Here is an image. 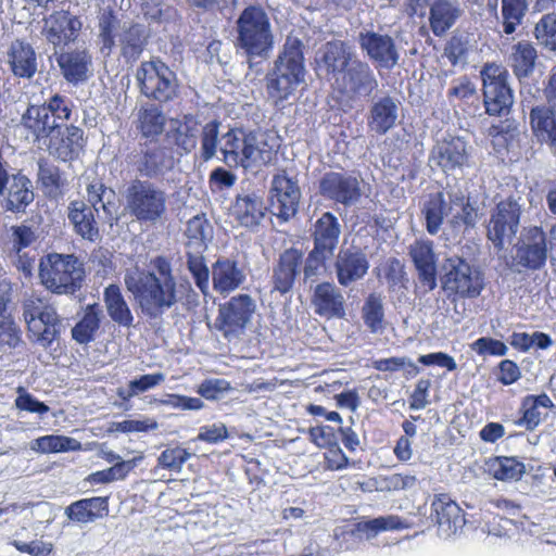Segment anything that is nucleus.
<instances>
[{
	"mask_svg": "<svg viewBox=\"0 0 556 556\" xmlns=\"http://www.w3.org/2000/svg\"><path fill=\"white\" fill-rule=\"evenodd\" d=\"M124 282L141 314L149 319H161L165 312L175 307L179 301L172 265L163 256L152 261L150 270H127Z\"/></svg>",
	"mask_w": 556,
	"mask_h": 556,
	"instance_id": "1",
	"label": "nucleus"
},
{
	"mask_svg": "<svg viewBox=\"0 0 556 556\" xmlns=\"http://www.w3.org/2000/svg\"><path fill=\"white\" fill-rule=\"evenodd\" d=\"M303 42L289 35L266 75L267 92L276 102L288 100L305 83Z\"/></svg>",
	"mask_w": 556,
	"mask_h": 556,
	"instance_id": "2",
	"label": "nucleus"
},
{
	"mask_svg": "<svg viewBox=\"0 0 556 556\" xmlns=\"http://www.w3.org/2000/svg\"><path fill=\"white\" fill-rule=\"evenodd\" d=\"M222 123L210 121L201 126L200 160L207 162L222 154L223 162L229 167L248 168V130L241 127H231L220 132Z\"/></svg>",
	"mask_w": 556,
	"mask_h": 556,
	"instance_id": "3",
	"label": "nucleus"
},
{
	"mask_svg": "<svg viewBox=\"0 0 556 556\" xmlns=\"http://www.w3.org/2000/svg\"><path fill=\"white\" fill-rule=\"evenodd\" d=\"M235 47L253 68L255 59L266 60L274 49V35L267 13L258 5L247 7L236 22Z\"/></svg>",
	"mask_w": 556,
	"mask_h": 556,
	"instance_id": "4",
	"label": "nucleus"
},
{
	"mask_svg": "<svg viewBox=\"0 0 556 556\" xmlns=\"http://www.w3.org/2000/svg\"><path fill=\"white\" fill-rule=\"evenodd\" d=\"M87 200L91 206L84 201H72L67 207V217L78 236L96 242L100 239V231L93 211L102 210L108 218L114 219L117 213L116 192L103 182L94 180L87 186Z\"/></svg>",
	"mask_w": 556,
	"mask_h": 556,
	"instance_id": "5",
	"label": "nucleus"
},
{
	"mask_svg": "<svg viewBox=\"0 0 556 556\" xmlns=\"http://www.w3.org/2000/svg\"><path fill=\"white\" fill-rule=\"evenodd\" d=\"M84 278V265L74 254L51 253L40 260V282L54 294L76 293L81 288Z\"/></svg>",
	"mask_w": 556,
	"mask_h": 556,
	"instance_id": "6",
	"label": "nucleus"
},
{
	"mask_svg": "<svg viewBox=\"0 0 556 556\" xmlns=\"http://www.w3.org/2000/svg\"><path fill=\"white\" fill-rule=\"evenodd\" d=\"M124 210L140 223L156 224L167 212V194L165 190L149 179H132L124 192Z\"/></svg>",
	"mask_w": 556,
	"mask_h": 556,
	"instance_id": "7",
	"label": "nucleus"
},
{
	"mask_svg": "<svg viewBox=\"0 0 556 556\" xmlns=\"http://www.w3.org/2000/svg\"><path fill=\"white\" fill-rule=\"evenodd\" d=\"M441 287L452 302L477 299L484 289V275L465 258L453 255L442 265Z\"/></svg>",
	"mask_w": 556,
	"mask_h": 556,
	"instance_id": "8",
	"label": "nucleus"
},
{
	"mask_svg": "<svg viewBox=\"0 0 556 556\" xmlns=\"http://www.w3.org/2000/svg\"><path fill=\"white\" fill-rule=\"evenodd\" d=\"M22 308L29 337L40 346L49 348L62 328L55 307L47 298L31 294L24 299Z\"/></svg>",
	"mask_w": 556,
	"mask_h": 556,
	"instance_id": "9",
	"label": "nucleus"
},
{
	"mask_svg": "<svg viewBox=\"0 0 556 556\" xmlns=\"http://www.w3.org/2000/svg\"><path fill=\"white\" fill-rule=\"evenodd\" d=\"M140 92L156 102L167 103L178 96L176 74L159 59L144 61L136 72Z\"/></svg>",
	"mask_w": 556,
	"mask_h": 556,
	"instance_id": "10",
	"label": "nucleus"
},
{
	"mask_svg": "<svg viewBox=\"0 0 556 556\" xmlns=\"http://www.w3.org/2000/svg\"><path fill=\"white\" fill-rule=\"evenodd\" d=\"M256 312V302L250 294H237L218 307L216 329L228 342L238 343L247 334Z\"/></svg>",
	"mask_w": 556,
	"mask_h": 556,
	"instance_id": "11",
	"label": "nucleus"
},
{
	"mask_svg": "<svg viewBox=\"0 0 556 556\" xmlns=\"http://www.w3.org/2000/svg\"><path fill=\"white\" fill-rule=\"evenodd\" d=\"M482 93L485 113L506 116L514 103V92L508 84V73L494 63L485 64L481 72Z\"/></svg>",
	"mask_w": 556,
	"mask_h": 556,
	"instance_id": "12",
	"label": "nucleus"
},
{
	"mask_svg": "<svg viewBox=\"0 0 556 556\" xmlns=\"http://www.w3.org/2000/svg\"><path fill=\"white\" fill-rule=\"evenodd\" d=\"M521 198L509 197L498 202L491 213L488 224V238L493 242L494 247L502 249L505 243H510L516 236L523 203Z\"/></svg>",
	"mask_w": 556,
	"mask_h": 556,
	"instance_id": "13",
	"label": "nucleus"
},
{
	"mask_svg": "<svg viewBox=\"0 0 556 556\" xmlns=\"http://www.w3.org/2000/svg\"><path fill=\"white\" fill-rule=\"evenodd\" d=\"M336 85L343 96L357 101L370 98L379 83L369 64L357 58L341 77L336 78Z\"/></svg>",
	"mask_w": 556,
	"mask_h": 556,
	"instance_id": "14",
	"label": "nucleus"
},
{
	"mask_svg": "<svg viewBox=\"0 0 556 556\" xmlns=\"http://www.w3.org/2000/svg\"><path fill=\"white\" fill-rule=\"evenodd\" d=\"M357 42L377 67L392 70L399 64L400 48L390 35L364 28L358 33Z\"/></svg>",
	"mask_w": 556,
	"mask_h": 556,
	"instance_id": "15",
	"label": "nucleus"
},
{
	"mask_svg": "<svg viewBox=\"0 0 556 556\" xmlns=\"http://www.w3.org/2000/svg\"><path fill=\"white\" fill-rule=\"evenodd\" d=\"M547 257L545 233L540 227L533 226L526 228L521 236L520 244L516 249V255L513 261L514 270L520 273L517 266L528 269L541 268Z\"/></svg>",
	"mask_w": 556,
	"mask_h": 556,
	"instance_id": "16",
	"label": "nucleus"
},
{
	"mask_svg": "<svg viewBox=\"0 0 556 556\" xmlns=\"http://www.w3.org/2000/svg\"><path fill=\"white\" fill-rule=\"evenodd\" d=\"M301 191L298 182L285 173L274 176L270 187V206L274 215L289 220L299 210Z\"/></svg>",
	"mask_w": 556,
	"mask_h": 556,
	"instance_id": "17",
	"label": "nucleus"
},
{
	"mask_svg": "<svg viewBox=\"0 0 556 556\" xmlns=\"http://www.w3.org/2000/svg\"><path fill=\"white\" fill-rule=\"evenodd\" d=\"M320 194L331 201L351 206L361 198L357 177L342 172H328L319 180Z\"/></svg>",
	"mask_w": 556,
	"mask_h": 556,
	"instance_id": "18",
	"label": "nucleus"
},
{
	"mask_svg": "<svg viewBox=\"0 0 556 556\" xmlns=\"http://www.w3.org/2000/svg\"><path fill=\"white\" fill-rule=\"evenodd\" d=\"M469 159L466 141L460 137H448L438 141L432 148L429 163L444 173L462 169Z\"/></svg>",
	"mask_w": 556,
	"mask_h": 556,
	"instance_id": "19",
	"label": "nucleus"
},
{
	"mask_svg": "<svg viewBox=\"0 0 556 556\" xmlns=\"http://www.w3.org/2000/svg\"><path fill=\"white\" fill-rule=\"evenodd\" d=\"M409 256L417 270L418 288L424 292L437 288V255L433 242L430 240H417L409 247Z\"/></svg>",
	"mask_w": 556,
	"mask_h": 556,
	"instance_id": "20",
	"label": "nucleus"
},
{
	"mask_svg": "<svg viewBox=\"0 0 556 556\" xmlns=\"http://www.w3.org/2000/svg\"><path fill=\"white\" fill-rule=\"evenodd\" d=\"M81 26L80 20L68 11H56L45 18L43 34L55 48H63L76 40Z\"/></svg>",
	"mask_w": 556,
	"mask_h": 556,
	"instance_id": "21",
	"label": "nucleus"
},
{
	"mask_svg": "<svg viewBox=\"0 0 556 556\" xmlns=\"http://www.w3.org/2000/svg\"><path fill=\"white\" fill-rule=\"evenodd\" d=\"M48 139L50 154L63 162L77 159L85 142L84 130L74 125L59 127Z\"/></svg>",
	"mask_w": 556,
	"mask_h": 556,
	"instance_id": "22",
	"label": "nucleus"
},
{
	"mask_svg": "<svg viewBox=\"0 0 556 556\" xmlns=\"http://www.w3.org/2000/svg\"><path fill=\"white\" fill-rule=\"evenodd\" d=\"M1 207L11 213H24L35 199L33 182L23 174H13L0 193Z\"/></svg>",
	"mask_w": 556,
	"mask_h": 556,
	"instance_id": "23",
	"label": "nucleus"
},
{
	"mask_svg": "<svg viewBox=\"0 0 556 556\" xmlns=\"http://www.w3.org/2000/svg\"><path fill=\"white\" fill-rule=\"evenodd\" d=\"M369 263L366 255L358 249L340 250L334 262L337 279L340 286L349 287L361 280L368 271Z\"/></svg>",
	"mask_w": 556,
	"mask_h": 556,
	"instance_id": "24",
	"label": "nucleus"
},
{
	"mask_svg": "<svg viewBox=\"0 0 556 556\" xmlns=\"http://www.w3.org/2000/svg\"><path fill=\"white\" fill-rule=\"evenodd\" d=\"M400 108L401 102L391 96L374 99L367 114L369 130L377 135L387 134L396 125Z\"/></svg>",
	"mask_w": 556,
	"mask_h": 556,
	"instance_id": "25",
	"label": "nucleus"
},
{
	"mask_svg": "<svg viewBox=\"0 0 556 556\" xmlns=\"http://www.w3.org/2000/svg\"><path fill=\"white\" fill-rule=\"evenodd\" d=\"M431 507L441 536L450 538L464 527L465 517L462 508L446 494L435 495Z\"/></svg>",
	"mask_w": 556,
	"mask_h": 556,
	"instance_id": "26",
	"label": "nucleus"
},
{
	"mask_svg": "<svg viewBox=\"0 0 556 556\" xmlns=\"http://www.w3.org/2000/svg\"><path fill=\"white\" fill-rule=\"evenodd\" d=\"M213 289L220 295H228L237 290L247 279L244 268L227 257L218 258L211 269Z\"/></svg>",
	"mask_w": 556,
	"mask_h": 556,
	"instance_id": "27",
	"label": "nucleus"
},
{
	"mask_svg": "<svg viewBox=\"0 0 556 556\" xmlns=\"http://www.w3.org/2000/svg\"><path fill=\"white\" fill-rule=\"evenodd\" d=\"M137 172L146 178L152 179L163 175L173 167V159L164 147L157 143L141 144V150L135 155Z\"/></svg>",
	"mask_w": 556,
	"mask_h": 556,
	"instance_id": "28",
	"label": "nucleus"
},
{
	"mask_svg": "<svg viewBox=\"0 0 556 556\" xmlns=\"http://www.w3.org/2000/svg\"><path fill=\"white\" fill-rule=\"evenodd\" d=\"M303 262V253L298 249L283 251L276 265L273 267L271 283L273 291L286 294L291 291L295 278L300 273Z\"/></svg>",
	"mask_w": 556,
	"mask_h": 556,
	"instance_id": "29",
	"label": "nucleus"
},
{
	"mask_svg": "<svg viewBox=\"0 0 556 556\" xmlns=\"http://www.w3.org/2000/svg\"><path fill=\"white\" fill-rule=\"evenodd\" d=\"M315 313L326 318H343L345 300L339 288L332 282H321L315 287L312 298Z\"/></svg>",
	"mask_w": 556,
	"mask_h": 556,
	"instance_id": "30",
	"label": "nucleus"
},
{
	"mask_svg": "<svg viewBox=\"0 0 556 556\" xmlns=\"http://www.w3.org/2000/svg\"><path fill=\"white\" fill-rule=\"evenodd\" d=\"M313 249L334 255L341 235V225L330 212L323 213L311 228Z\"/></svg>",
	"mask_w": 556,
	"mask_h": 556,
	"instance_id": "31",
	"label": "nucleus"
},
{
	"mask_svg": "<svg viewBox=\"0 0 556 556\" xmlns=\"http://www.w3.org/2000/svg\"><path fill=\"white\" fill-rule=\"evenodd\" d=\"M267 206L263 197L255 191L238 194L232 206V215L241 226L253 228L261 224Z\"/></svg>",
	"mask_w": 556,
	"mask_h": 556,
	"instance_id": "32",
	"label": "nucleus"
},
{
	"mask_svg": "<svg viewBox=\"0 0 556 556\" xmlns=\"http://www.w3.org/2000/svg\"><path fill=\"white\" fill-rule=\"evenodd\" d=\"M277 137L264 130H248V168L266 165L275 157Z\"/></svg>",
	"mask_w": 556,
	"mask_h": 556,
	"instance_id": "33",
	"label": "nucleus"
},
{
	"mask_svg": "<svg viewBox=\"0 0 556 556\" xmlns=\"http://www.w3.org/2000/svg\"><path fill=\"white\" fill-rule=\"evenodd\" d=\"M320 62L333 78L341 77L349 66L357 59L352 48L343 41L327 42L320 50Z\"/></svg>",
	"mask_w": 556,
	"mask_h": 556,
	"instance_id": "34",
	"label": "nucleus"
},
{
	"mask_svg": "<svg viewBox=\"0 0 556 556\" xmlns=\"http://www.w3.org/2000/svg\"><path fill=\"white\" fill-rule=\"evenodd\" d=\"M8 63L15 76L31 78L37 72V55L34 48L23 41L14 40L8 51Z\"/></svg>",
	"mask_w": 556,
	"mask_h": 556,
	"instance_id": "35",
	"label": "nucleus"
},
{
	"mask_svg": "<svg viewBox=\"0 0 556 556\" xmlns=\"http://www.w3.org/2000/svg\"><path fill=\"white\" fill-rule=\"evenodd\" d=\"M529 117L536 139L556 152V112L552 108L538 105L530 111Z\"/></svg>",
	"mask_w": 556,
	"mask_h": 556,
	"instance_id": "36",
	"label": "nucleus"
},
{
	"mask_svg": "<svg viewBox=\"0 0 556 556\" xmlns=\"http://www.w3.org/2000/svg\"><path fill=\"white\" fill-rule=\"evenodd\" d=\"M56 62L66 81L76 85L88 78L91 55L87 51L62 52Z\"/></svg>",
	"mask_w": 556,
	"mask_h": 556,
	"instance_id": "37",
	"label": "nucleus"
},
{
	"mask_svg": "<svg viewBox=\"0 0 556 556\" xmlns=\"http://www.w3.org/2000/svg\"><path fill=\"white\" fill-rule=\"evenodd\" d=\"M22 125L31 132L36 140L48 139L59 126L43 105L30 104L23 113Z\"/></svg>",
	"mask_w": 556,
	"mask_h": 556,
	"instance_id": "38",
	"label": "nucleus"
},
{
	"mask_svg": "<svg viewBox=\"0 0 556 556\" xmlns=\"http://www.w3.org/2000/svg\"><path fill=\"white\" fill-rule=\"evenodd\" d=\"M462 9L457 1L435 0L430 8V27L434 35L445 34L460 17Z\"/></svg>",
	"mask_w": 556,
	"mask_h": 556,
	"instance_id": "39",
	"label": "nucleus"
},
{
	"mask_svg": "<svg viewBox=\"0 0 556 556\" xmlns=\"http://www.w3.org/2000/svg\"><path fill=\"white\" fill-rule=\"evenodd\" d=\"M447 198L451 200V213L448 225L453 229L473 228L478 222V210L469 202V199L459 192H447Z\"/></svg>",
	"mask_w": 556,
	"mask_h": 556,
	"instance_id": "40",
	"label": "nucleus"
},
{
	"mask_svg": "<svg viewBox=\"0 0 556 556\" xmlns=\"http://www.w3.org/2000/svg\"><path fill=\"white\" fill-rule=\"evenodd\" d=\"M451 207V200H445L443 192L429 195L421 208L429 235L435 236L440 231L444 217L450 216Z\"/></svg>",
	"mask_w": 556,
	"mask_h": 556,
	"instance_id": "41",
	"label": "nucleus"
},
{
	"mask_svg": "<svg viewBox=\"0 0 556 556\" xmlns=\"http://www.w3.org/2000/svg\"><path fill=\"white\" fill-rule=\"evenodd\" d=\"M103 300L106 312L114 323L127 328L134 325V315L118 286H108L103 293Z\"/></svg>",
	"mask_w": 556,
	"mask_h": 556,
	"instance_id": "42",
	"label": "nucleus"
},
{
	"mask_svg": "<svg viewBox=\"0 0 556 556\" xmlns=\"http://www.w3.org/2000/svg\"><path fill=\"white\" fill-rule=\"evenodd\" d=\"M176 127L168 132L169 139L180 151L188 154L197 148L200 142L201 127L192 116H185L184 122L175 121Z\"/></svg>",
	"mask_w": 556,
	"mask_h": 556,
	"instance_id": "43",
	"label": "nucleus"
},
{
	"mask_svg": "<svg viewBox=\"0 0 556 556\" xmlns=\"http://www.w3.org/2000/svg\"><path fill=\"white\" fill-rule=\"evenodd\" d=\"M362 318L371 333L380 334L386 330L384 303L380 293L372 292L365 299L362 306Z\"/></svg>",
	"mask_w": 556,
	"mask_h": 556,
	"instance_id": "44",
	"label": "nucleus"
},
{
	"mask_svg": "<svg viewBox=\"0 0 556 556\" xmlns=\"http://www.w3.org/2000/svg\"><path fill=\"white\" fill-rule=\"evenodd\" d=\"M102 318L103 312L98 304L87 305L83 318L72 329L73 339L80 344L91 342L100 328Z\"/></svg>",
	"mask_w": 556,
	"mask_h": 556,
	"instance_id": "45",
	"label": "nucleus"
},
{
	"mask_svg": "<svg viewBox=\"0 0 556 556\" xmlns=\"http://www.w3.org/2000/svg\"><path fill=\"white\" fill-rule=\"evenodd\" d=\"M122 54L127 60H137L147 43V34L143 25L131 24L124 25L122 33L117 34Z\"/></svg>",
	"mask_w": 556,
	"mask_h": 556,
	"instance_id": "46",
	"label": "nucleus"
},
{
	"mask_svg": "<svg viewBox=\"0 0 556 556\" xmlns=\"http://www.w3.org/2000/svg\"><path fill=\"white\" fill-rule=\"evenodd\" d=\"M138 129L146 138L159 137L165 127L166 117L155 104H144L138 111Z\"/></svg>",
	"mask_w": 556,
	"mask_h": 556,
	"instance_id": "47",
	"label": "nucleus"
},
{
	"mask_svg": "<svg viewBox=\"0 0 556 556\" xmlns=\"http://www.w3.org/2000/svg\"><path fill=\"white\" fill-rule=\"evenodd\" d=\"M536 58V50L529 41H519L513 46L510 61L515 75L519 79L529 77L534 71Z\"/></svg>",
	"mask_w": 556,
	"mask_h": 556,
	"instance_id": "48",
	"label": "nucleus"
},
{
	"mask_svg": "<svg viewBox=\"0 0 556 556\" xmlns=\"http://www.w3.org/2000/svg\"><path fill=\"white\" fill-rule=\"evenodd\" d=\"M186 249L206 250L213 238V227L204 215H195L188 220L186 231Z\"/></svg>",
	"mask_w": 556,
	"mask_h": 556,
	"instance_id": "49",
	"label": "nucleus"
},
{
	"mask_svg": "<svg viewBox=\"0 0 556 556\" xmlns=\"http://www.w3.org/2000/svg\"><path fill=\"white\" fill-rule=\"evenodd\" d=\"M206 250L186 249L187 268L192 275L197 287L206 295L210 291V269L205 264L203 253Z\"/></svg>",
	"mask_w": 556,
	"mask_h": 556,
	"instance_id": "50",
	"label": "nucleus"
},
{
	"mask_svg": "<svg viewBox=\"0 0 556 556\" xmlns=\"http://www.w3.org/2000/svg\"><path fill=\"white\" fill-rule=\"evenodd\" d=\"M143 456H137L126 462H117L112 467L92 472L87 481L92 484H106L118 480H125L128 473L142 460Z\"/></svg>",
	"mask_w": 556,
	"mask_h": 556,
	"instance_id": "51",
	"label": "nucleus"
},
{
	"mask_svg": "<svg viewBox=\"0 0 556 556\" xmlns=\"http://www.w3.org/2000/svg\"><path fill=\"white\" fill-rule=\"evenodd\" d=\"M528 11L527 0H502L503 33L511 35L522 23Z\"/></svg>",
	"mask_w": 556,
	"mask_h": 556,
	"instance_id": "52",
	"label": "nucleus"
},
{
	"mask_svg": "<svg viewBox=\"0 0 556 556\" xmlns=\"http://www.w3.org/2000/svg\"><path fill=\"white\" fill-rule=\"evenodd\" d=\"M119 28V21L111 12H104L99 18L100 51L109 56L115 46L116 31Z\"/></svg>",
	"mask_w": 556,
	"mask_h": 556,
	"instance_id": "53",
	"label": "nucleus"
},
{
	"mask_svg": "<svg viewBox=\"0 0 556 556\" xmlns=\"http://www.w3.org/2000/svg\"><path fill=\"white\" fill-rule=\"evenodd\" d=\"M80 442L63 435H45L38 438L31 448L41 453H59L80 448Z\"/></svg>",
	"mask_w": 556,
	"mask_h": 556,
	"instance_id": "54",
	"label": "nucleus"
},
{
	"mask_svg": "<svg viewBox=\"0 0 556 556\" xmlns=\"http://www.w3.org/2000/svg\"><path fill=\"white\" fill-rule=\"evenodd\" d=\"M533 35L540 46L549 51H556V14L543 15L535 24Z\"/></svg>",
	"mask_w": 556,
	"mask_h": 556,
	"instance_id": "55",
	"label": "nucleus"
},
{
	"mask_svg": "<svg viewBox=\"0 0 556 556\" xmlns=\"http://www.w3.org/2000/svg\"><path fill=\"white\" fill-rule=\"evenodd\" d=\"M165 380V376L162 372H154L142 375L138 379L129 381L127 389H119L118 396L127 401L139 393L146 392Z\"/></svg>",
	"mask_w": 556,
	"mask_h": 556,
	"instance_id": "56",
	"label": "nucleus"
},
{
	"mask_svg": "<svg viewBox=\"0 0 556 556\" xmlns=\"http://www.w3.org/2000/svg\"><path fill=\"white\" fill-rule=\"evenodd\" d=\"M405 528L404 522L399 516H381L366 522L359 523L358 529L367 533V538H374L381 531L399 530Z\"/></svg>",
	"mask_w": 556,
	"mask_h": 556,
	"instance_id": "57",
	"label": "nucleus"
},
{
	"mask_svg": "<svg viewBox=\"0 0 556 556\" xmlns=\"http://www.w3.org/2000/svg\"><path fill=\"white\" fill-rule=\"evenodd\" d=\"M51 115L55 118V124L62 127L63 123L71 118L73 102L65 96L54 93L42 104Z\"/></svg>",
	"mask_w": 556,
	"mask_h": 556,
	"instance_id": "58",
	"label": "nucleus"
},
{
	"mask_svg": "<svg viewBox=\"0 0 556 556\" xmlns=\"http://www.w3.org/2000/svg\"><path fill=\"white\" fill-rule=\"evenodd\" d=\"M38 177L50 194H58L64 186L60 169L47 162L40 161L38 163Z\"/></svg>",
	"mask_w": 556,
	"mask_h": 556,
	"instance_id": "59",
	"label": "nucleus"
},
{
	"mask_svg": "<svg viewBox=\"0 0 556 556\" xmlns=\"http://www.w3.org/2000/svg\"><path fill=\"white\" fill-rule=\"evenodd\" d=\"M191 457V454L181 447L166 448L157 458V464L175 472H180L184 464Z\"/></svg>",
	"mask_w": 556,
	"mask_h": 556,
	"instance_id": "60",
	"label": "nucleus"
},
{
	"mask_svg": "<svg viewBox=\"0 0 556 556\" xmlns=\"http://www.w3.org/2000/svg\"><path fill=\"white\" fill-rule=\"evenodd\" d=\"M525 472V465L514 457H503L498 459V465L494 470V477L497 480H518Z\"/></svg>",
	"mask_w": 556,
	"mask_h": 556,
	"instance_id": "61",
	"label": "nucleus"
},
{
	"mask_svg": "<svg viewBox=\"0 0 556 556\" xmlns=\"http://www.w3.org/2000/svg\"><path fill=\"white\" fill-rule=\"evenodd\" d=\"M470 348L472 351H475L477 354L481 356H504L508 351L505 343L489 337H482L477 339L473 343H471Z\"/></svg>",
	"mask_w": 556,
	"mask_h": 556,
	"instance_id": "62",
	"label": "nucleus"
},
{
	"mask_svg": "<svg viewBox=\"0 0 556 556\" xmlns=\"http://www.w3.org/2000/svg\"><path fill=\"white\" fill-rule=\"evenodd\" d=\"M468 40L462 36H453L444 50V54L453 65L465 63L468 53Z\"/></svg>",
	"mask_w": 556,
	"mask_h": 556,
	"instance_id": "63",
	"label": "nucleus"
},
{
	"mask_svg": "<svg viewBox=\"0 0 556 556\" xmlns=\"http://www.w3.org/2000/svg\"><path fill=\"white\" fill-rule=\"evenodd\" d=\"M522 416L516 421L518 426L525 427L527 430H534L541 422V408L531 402L527 396L521 404Z\"/></svg>",
	"mask_w": 556,
	"mask_h": 556,
	"instance_id": "64",
	"label": "nucleus"
}]
</instances>
